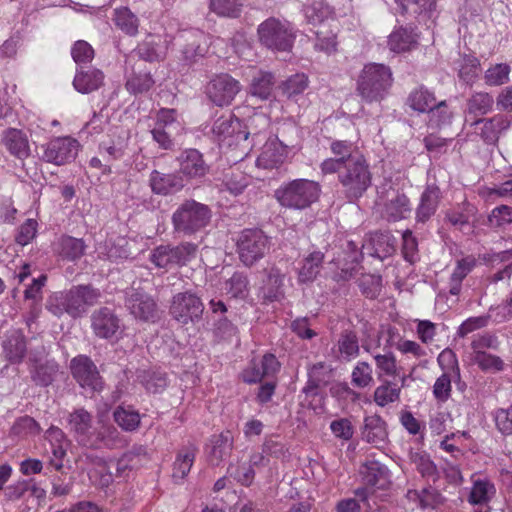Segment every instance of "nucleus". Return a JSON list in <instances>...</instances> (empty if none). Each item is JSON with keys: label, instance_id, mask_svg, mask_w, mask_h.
I'll return each instance as SVG.
<instances>
[{"label": "nucleus", "instance_id": "nucleus-55", "mask_svg": "<svg viewBox=\"0 0 512 512\" xmlns=\"http://www.w3.org/2000/svg\"><path fill=\"white\" fill-rule=\"evenodd\" d=\"M373 358L375 360L376 369L378 376L382 375L386 376H397L399 372V368L397 366V361L395 355L388 351L384 354H374Z\"/></svg>", "mask_w": 512, "mask_h": 512}, {"label": "nucleus", "instance_id": "nucleus-37", "mask_svg": "<svg viewBox=\"0 0 512 512\" xmlns=\"http://www.w3.org/2000/svg\"><path fill=\"white\" fill-rule=\"evenodd\" d=\"M323 260L324 254L320 251H313L305 257L298 272L299 281L302 283L313 281L320 272Z\"/></svg>", "mask_w": 512, "mask_h": 512}, {"label": "nucleus", "instance_id": "nucleus-5", "mask_svg": "<svg viewBox=\"0 0 512 512\" xmlns=\"http://www.w3.org/2000/svg\"><path fill=\"white\" fill-rule=\"evenodd\" d=\"M211 209L193 199L185 200L172 214L174 232L191 236L205 228L211 220Z\"/></svg>", "mask_w": 512, "mask_h": 512}, {"label": "nucleus", "instance_id": "nucleus-61", "mask_svg": "<svg viewBox=\"0 0 512 512\" xmlns=\"http://www.w3.org/2000/svg\"><path fill=\"white\" fill-rule=\"evenodd\" d=\"M473 360L483 371H501L504 368V362L500 357L485 351H478L474 354Z\"/></svg>", "mask_w": 512, "mask_h": 512}, {"label": "nucleus", "instance_id": "nucleus-23", "mask_svg": "<svg viewBox=\"0 0 512 512\" xmlns=\"http://www.w3.org/2000/svg\"><path fill=\"white\" fill-rule=\"evenodd\" d=\"M104 73L95 67H80L77 68L74 79L73 87L81 94H90L99 90L104 85Z\"/></svg>", "mask_w": 512, "mask_h": 512}, {"label": "nucleus", "instance_id": "nucleus-56", "mask_svg": "<svg viewBox=\"0 0 512 512\" xmlns=\"http://www.w3.org/2000/svg\"><path fill=\"white\" fill-rule=\"evenodd\" d=\"M248 279L240 272H235L224 284V290L233 298H244L248 293Z\"/></svg>", "mask_w": 512, "mask_h": 512}, {"label": "nucleus", "instance_id": "nucleus-48", "mask_svg": "<svg viewBox=\"0 0 512 512\" xmlns=\"http://www.w3.org/2000/svg\"><path fill=\"white\" fill-rule=\"evenodd\" d=\"M41 427L39 423L30 416H22L18 418L10 430V435L17 438H26L40 433Z\"/></svg>", "mask_w": 512, "mask_h": 512}, {"label": "nucleus", "instance_id": "nucleus-39", "mask_svg": "<svg viewBox=\"0 0 512 512\" xmlns=\"http://www.w3.org/2000/svg\"><path fill=\"white\" fill-rule=\"evenodd\" d=\"M137 379L148 392L153 394L163 392L168 385L167 375L160 371H140L137 375Z\"/></svg>", "mask_w": 512, "mask_h": 512}, {"label": "nucleus", "instance_id": "nucleus-22", "mask_svg": "<svg viewBox=\"0 0 512 512\" xmlns=\"http://www.w3.org/2000/svg\"><path fill=\"white\" fill-rule=\"evenodd\" d=\"M395 252V239L388 233H374L364 240L362 255L384 260Z\"/></svg>", "mask_w": 512, "mask_h": 512}, {"label": "nucleus", "instance_id": "nucleus-44", "mask_svg": "<svg viewBox=\"0 0 512 512\" xmlns=\"http://www.w3.org/2000/svg\"><path fill=\"white\" fill-rule=\"evenodd\" d=\"M242 7V0H209L210 11L221 17L238 18Z\"/></svg>", "mask_w": 512, "mask_h": 512}, {"label": "nucleus", "instance_id": "nucleus-7", "mask_svg": "<svg viewBox=\"0 0 512 512\" xmlns=\"http://www.w3.org/2000/svg\"><path fill=\"white\" fill-rule=\"evenodd\" d=\"M257 33L260 43L274 51H290L296 38L289 22L274 17L263 21L258 26Z\"/></svg>", "mask_w": 512, "mask_h": 512}, {"label": "nucleus", "instance_id": "nucleus-62", "mask_svg": "<svg viewBox=\"0 0 512 512\" xmlns=\"http://www.w3.org/2000/svg\"><path fill=\"white\" fill-rule=\"evenodd\" d=\"M437 362L443 373H451L460 380V368L456 354L449 348L444 349L438 356Z\"/></svg>", "mask_w": 512, "mask_h": 512}, {"label": "nucleus", "instance_id": "nucleus-64", "mask_svg": "<svg viewBox=\"0 0 512 512\" xmlns=\"http://www.w3.org/2000/svg\"><path fill=\"white\" fill-rule=\"evenodd\" d=\"M402 253L404 259L411 264L418 259V241L410 230L404 231L402 235Z\"/></svg>", "mask_w": 512, "mask_h": 512}, {"label": "nucleus", "instance_id": "nucleus-19", "mask_svg": "<svg viewBox=\"0 0 512 512\" xmlns=\"http://www.w3.org/2000/svg\"><path fill=\"white\" fill-rule=\"evenodd\" d=\"M471 126H474V132L484 143L491 145L498 141L500 133L510 126V122L504 115L498 114L491 118L474 119Z\"/></svg>", "mask_w": 512, "mask_h": 512}, {"label": "nucleus", "instance_id": "nucleus-2", "mask_svg": "<svg viewBox=\"0 0 512 512\" xmlns=\"http://www.w3.org/2000/svg\"><path fill=\"white\" fill-rule=\"evenodd\" d=\"M394 82L391 68L382 63H367L356 80V92L365 103L384 100Z\"/></svg>", "mask_w": 512, "mask_h": 512}, {"label": "nucleus", "instance_id": "nucleus-3", "mask_svg": "<svg viewBox=\"0 0 512 512\" xmlns=\"http://www.w3.org/2000/svg\"><path fill=\"white\" fill-rule=\"evenodd\" d=\"M320 193L319 183L300 178L282 183L274 191V197L284 208L304 210L319 199Z\"/></svg>", "mask_w": 512, "mask_h": 512}, {"label": "nucleus", "instance_id": "nucleus-24", "mask_svg": "<svg viewBox=\"0 0 512 512\" xmlns=\"http://www.w3.org/2000/svg\"><path fill=\"white\" fill-rule=\"evenodd\" d=\"M280 368V363L271 353H266L257 361L253 359L250 366L244 371L243 379L246 383L260 382L264 377L274 375Z\"/></svg>", "mask_w": 512, "mask_h": 512}, {"label": "nucleus", "instance_id": "nucleus-35", "mask_svg": "<svg viewBox=\"0 0 512 512\" xmlns=\"http://www.w3.org/2000/svg\"><path fill=\"white\" fill-rule=\"evenodd\" d=\"M436 2L437 0H401V14L413 15L420 22L431 17Z\"/></svg>", "mask_w": 512, "mask_h": 512}, {"label": "nucleus", "instance_id": "nucleus-12", "mask_svg": "<svg viewBox=\"0 0 512 512\" xmlns=\"http://www.w3.org/2000/svg\"><path fill=\"white\" fill-rule=\"evenodd\" d=\"M360 474L366 487L358 488L355 495L366 502L369 498V488L387 490L391 485L388 468L376 460H367L360 468Z\"/></svg>", "mask_w": 512, "mask_h": 512}, {"label": "nucleus", "instance_id": "nucleus-58", "mask_svg": "<svg viewBox=\"0 0 512 512\" xmlns=\"http://www.w3.org/2000/svg\"><path fill=\"white\" fill-rule=\"evenodd\" d=\"M71 55L78 68L85 67L84 65L90 63L94 58V49L92 46L84 41H76L71 48Z\"/></svg>", "mask_w": 512, "mask_h": 512}, {"label": "nucleus", "instance_id": "nucleus-36", "mask_svg": "<svg viewBox=\"0 0 512 512\" xmlns=\"http://www.w3.org/2000/svg\"><path fill=\"white\" fill-rule=\"evenodd\" d=\"M113 21L116 27L126 35H137L139 28V19L129 8L120 7L115 9Z\"/></svg>", "mask_w": 512, "mask_h": 512}, {"label": "nucleus", "instance_id": "nucleus-32", "mask_svg": "<svg viewBox=\"0 0 512 512\" xmlns=\"http://www.w3.org/2000/svg\"><path fill=\"white\" fill-rule=\"evenodd\" d=\"M406 104L414 111L427 113L436 104V98L433 92L420 85L409 93Z\"/></svg>", "mask_w": 512, "mask_h": 512}, {"label": "nucleus", "instance_id": "nucleus-45", "mask_svg": "<svg viewBox=\"0 0 512 512\" xmlns=\"http://www.w3.org/2000/svg\"><path fill=\"white\" fill-rule=\"evenodd\" d=\"M115 422L126 431H133L138 428L140 424V415L138 411L132 407L118 406L114 413Z\"/></svg>", "mask_w": 512, "mask_h": 512}, {"label": "nucleus", "instance_id": "nucleus-10", "mask_svg": "<svg viewBox=\"0 0 512 512\" xmlns=\"http://www.w3.org/2000/svg\"><path fill=\"white\" fill-rule=\"evenodd\" d=\"M203 312L204 304L201 298L189 291L175 294L169 307V314L181 325L199 322Z\"/></svg>", "mask_w": 512, "mask_h": 512}, {"label": "nucleus", "instance_id": "nucleus-53", "mask_svg": "<svg viewBox=\"0 0 512 512\" xmlns=\"http://www.w3.org/2000/svg\"><path fill=\"white\" fill-rule=\"evenodd\" d=\"M480 61L472 55H464L460 61L458 76L467 84H472L478 76Z\"/></svg>", "mask_w": 512, "mask_h": 512}, {"label": "nucleus", "instance_id": "nucleus-30", "mask_svg": "<svg viewBox=\"0 0 512 512\" xmlns=\"http://www.w3.org/2000/svg\"><path fill=\"white\" fill-rule=\"evenodd\" d=\"M494 98L487 92H474L467 100L466 121L481 118L492 111Z\"/></svg>", "mask_w": 512, "mask_h": 512}, {"label": "nucleus", "instance_id": "nucleus-47", "mask_svg": "<svg viewBox=\"0 0 512 512\" xmlns=\"http://www.w3.org/2000/svg\"><path fill=\"white\" fill-rule=\"evenodd\" d=\"M308 84V77L304 73H296L283 81L280 89L286 97L294 98L302 94L307 89Z\"/></svg>", "mask_w": 512, "mask_h": 512}, {"label": "nucleus", "instance_id": "nucleus-40", "mask_svg": "<svg viewBox=\"0 0 512 512\" xmlns=\"http://www.w3.org/2000/svg\"><path fill=\"white\" fill-rule=\"evenodd\" d=\"M362 437L368 443L384 442L387 437L385 423L378 416L366 417Z\"/></svg>", "mask_w": 512, "mask_h": 512}, {"label": "nucleus", "instance_id": "nucleus-8", "mask_svg": "<svg viewBox=\"0 0 512 512\" xmlns=\"http://www.w3.org/2000/svg\"><path fill=\"white\" fill-rule=\"evenodd\" d=\"M270 238L261 229H244L236 241L240 261L247 267L265 257L270 249Z\"/></svg>", "mask_w": 512, "mask_h": 512}, {"label": "nucleus", "instance_id": "nucleus-16", "mask_svg": "<svg viewBox=\"0 0 512 512\" xmlns=\"http://www.w3.org/2000/svg\"><path fill=\"white\" fill-rule=\"evenodd\" d=\"M91 328L95 336L112 340L121 333V320L114 310L100 307L91 314Z\"/></svg>", "mask_w": 512, "mask_h": 512}, {"label": "nucleus", "instance_id": "nucleus-6", "mask_svg": "<svg viewBox=\"0 0 512 512\" xmlns=\"http://www.w3.org/2000/svg\"><path fill=\"white\" fill-rule=\"evenodd\" d=\"M257 122L267 125L268 120L263 115H256L248 120V124H243L232 114L222 115L214 122L212 132L219 141H227L229 146L237 145L246 141L250 134L259 133L254 127Z\"/></svg>", "mask_w": 512, "mask_h": 512}, {"label": "nucleus", "instance_id": "nucleus-18", "mask_svg": "<svg viewBox=\"0 0 512 512\" xmlns=\"http://www.w3.org/2000/svg\"><path fill=\"white\" fill-rule=\"evenodd\" d=\"M79 143L71 137H59L51 140L44 150V159L56 165L72 161L78 153Z\"/></svg>", "mask_w": 512, "mask_h": 512}, {"label": "nucleus", "instance_id": "nucleus-34", "mask_svg": "<svg viewBox=\"0 0 512 512\" xmlns=\"http://www.w3.org/2000/svg\"><path fill=\"white\" fill-rule=\"evenodd\" d=\"M476 260L472 256H468L457 260L456 267L451 274L449 281V294L458 296L461 292L462 281L473 270Z\"/></svg>", "mask_w": 512, "mask_h": 512}, {"label": "nucleus", "instance_id": "nucleus-54", "mask_svg": "<svg viewBox=\"0 0 512 512\" xmlns=\"http://www.w3.org/2000/svg\"><path fill=\"white\" fill-rule=\"evenodd\" d=\"M427 113L428 124L432 128H440L449 124L452 117L446 101L436 103Z\"/></svg>", "mask_w": 512, "mask_h": 512}, {"label": "nucleus", "instance_id": "nucleus-1", "mask_svg": "<svg viewBox=\"0 0 512 512\" xmlns=\"http://www.w3.org/2000/svg\"><path fill=\"white\" fill-rule=\"evenodd\" d=\"M101 298L99 289L92 285H75L69 290L52 294L46 302V309L57 317L68 314L76 319L82 317L89 307Z\"/></svg>", "mask_w": 512, "mask_h": 512}, {"label": "nucleus", "instance_id": "nucleus-4", "mask_svg": "<svg viewBox=\"0 0 512 512\" xmlns=\"http://www.w3.org/2000/svg\"><path fill=\"white\" fill-rule=\"evenodd\" d=\"M339 183L349 202L361 198L372 183V173L366 159L363 156L348 159L339 171Z\"/></svg>", "mask_w": 512, "mask_h": 512}, {"label": "nucleus", "instance_id": "nucleus-11", "mask_svg": "<svg viewBox=\"0 0 512 512\" xmlns=\"http://www.w3.org/2000/svg\"><path fill=\"white\" fill-rule=\"evenodd\" d=\"M197 245L184 242L177 246L160 245L153 249L150 261L158 268L170 269L174 266H184L195 257Z\"/></svg>", "mask_w": 512, "mask_h": 512}, {"label": "nucleus", "instance_id": "nucleus-28", "mask_svg": "<svg viewBox=\"0 0 512 512\" xmlns=\"http://www.w3.org/2000/svg\"><path fill=\"white\" fill-rule=\"evenodd\" d=\"M333 354L339 360L349 362L359 355V339L355 331L344 330L333 348Z\"/></svg>", "mask_w": 512, "mask_h": 512}, {"label": "nucleus", "instance_id": "nucleus-63", "mask_svg": "<svg viewBox=\"0 0 512 512\" xmlns=\"http://www.w3.org/2000/svg\"><path fill=\"white\" fill-rule=\"evenodd\" d=\"M332 153L340 160L344 165L347 164L348 159L360 157V154H354V145L350 141L346 140H334L330 144Z\"/></svg>", "mask_w": 512, "mask_h": 512}, {"label": "nucleus", "instance_id": "nucleus-14", "mask_svg": "<svg viewBox=\"0 0 512 512\" xmlns=\"http://www.w3.org/2000/svg\"><path fill=\"white\" fill-rule=\"evenodd\" d=\"M240 90L239 81L229 74L216 75L206 86L209 100L219 107L230 105Z\"/></svg>", "mask_w": 512, "mask_h": 512}, {"label": "nucleus", "instance_id": "nucleus-25", "mask_svg": "<svg viewBox=\"0 0 512 512\" xmlns=\"http://www.w3.org/2000/svg\"><path fill=\"white\" fill-rule=\"evenodd\" d=\"M280 368V363L271 353H266L257 361L253 359L250 366L244 371L243 379L246 383L260 382L264 377L274 375Z\"/></svg>", "mask_w": 512, "mask_h": 512}, {"label": "nucleus", "instance_id": "nucleus-51", "mask_svg": "<svg viewBox=\"0 0 512 512\" xmlns=\"http://www.w3.org/2000/svg\"><path fill=\"white\" fill-rule=\"evenodd\" d=\"M154 84L149 72H133L128 78L125 87L132 94H141L147 92Z\"/></svg>", "mask_w": 512, "mask_h": 512}, {"label": "nucleus", "instance_id": "nucleus-46", "mask_svg": "<svg viewBox=\"0 0 512 512\" xmlns=\"http://www.w3.org/2000/svg\"><path fill=\"white\" fill-rule=\"evenodd\" d=\"M207 52V48L204 41V35L201 32L194 34L193 40L187 43L183 50V60L186 64H192L202 58Z\"/></svg>", "mask_w": 512, "mask_h": 512}, {"label": "nucleus", "instance_id": "nucleus-27", "mask_svg": "<svg viewBox=\"0 0 512 512\" xmlns=\"http://www.w3.org/2000/svg\"><path fill=\"white\" fill-rule=\"evenodd\" d=\"M2 347L4 355L10 363H20L23 361L27 351L26 338L22 331L17 329L10 330L5 335Z\"/></svg>", "mask_w": 512, "mask_h": 512}, {"label": "nucleus", "instance_id": "nucleus-60", "mask_svg": "<svg viewBox=\"0 0 512 512\" xmlns=\"http://www.w3.org/2000/svg\"><path fill=\"white\" fill-rule=\"evenodd\" d=\"M400 388L393 385L391 382H387L375 389L374 401L379 406H385L389 403L395 402L399 399Z\"/></svg>", "mask_w": 512, "mask_h": 512}, {"label": "nucleus", "instance_id": "nucleus-59", "mask_svg": "<svg viewBox=\"0 0 512 512\" xmlns=\"http://www.w3.org/2000/svg\"><path fill=\"white\" fill-rule=\"evenodd\" d=\"M195 459L193 450H184L179 453L173 465V478L182 480L189 473Z\"/></svg>", "mask_w": 512, "mask_h": 512}, {"label": "nucleus", "instance_id": "nucleus-52", "mask_svg": "<svg viewBox=\"0 0 512 512\" xmlns=\"http://www.w3.org/2000/svg\"><path fill=\"white\" fill-rule=\"evenodd\" d=\"M452 381H458L456 376L451 373H442L440 375L434 385H433V396L439 403H445L451 396L452 391Z\"/></svg>", "mask_w": 512, "mask_h": 512}, {"label": "nucleus", "instance_id": "nucleus-20", "mask_svg": "<svg viewBox=\"0 0 512 512\" xmlns=\"http://www.w3.org/2000/svg\"><path fill=\"white\" fill-rule=\"evenodd\" d=\"M148 182L151 191L161 196L178 193L184 188V179L179 172L163 173L155 169L151 171Z\"/></svg>", "mask_w": 512, "mask_h": 512}, {"label": "nucleus", "instance_id": "nucleus-21", "mask_svg": "<svg viewBox=\"0 0 512 512\" xmlns=\"http://www.w3.org/2000/svg\"><path fill=\"white\" fill-rule=\"evenodd\" d=\"M442 193L436 184H428L420 195L419 204L415 210V221L417 224L426 223L435 215Z\"/></svg>", "mask_w": 512, "mask_h": 512}, {"label": "nucleus", "instance_id": "nucleus-33", "mask_svg": "<svg viewBox=\"0 0 512 512\" xmlns=\"http://www.w3.org/2000/svg\"><path fill=\"white\" fill-rule=\"evenodd\" d=\"M266 272L267 280L263 288L264 298L270 302L277 301L284 294L283 285L285 274L276 266L267 268Z\"/></svg>", "mask_w": 512, "mask_h": 512}, {"label": "nucleus", "instance_id": "nucleus-17", "mask_svg": "<svg viewBox=\"0 0 512 512\" xmlns=\"http://www.w3.org/2000/svg\"><path fill=\"white\" fill-rule=\"evenodd\" d=\"M72 376L83 388L91 391L102 389V381L93 361L85 355H78L70 362Z\"/></svg>", "mask_w": 512, "mask_h": 512}, {"label": "nucleus", "instance_id": "nucleus-43", "mask_svg": "<svg viewBox=\"0 0 512 512\" xmlns=\"http://www.w3.org/2000/svg\"><path fill=\"white\" fill-rule=\"evenodd\" d=\"M274 85V76L270 72L259 71L252 79L250 91L262 100L268 99Z\"/></svg>", "mask_w": 512, "mask_h": 512}, {"label": "nucleus", "instance_id": "nucleus-13", "mask_svg": "<svg viewBox=\"0 0 512 512\" xmlns=\"http://www.w3.org/2000/svg\"><path fill=\"white\" fill-rule=\"evenodd\" d=\"M125 307L135 319L144 322H154L158 317L156 301L140 289L131 287L125 291Z\"/></svg>", "mask_w": 512, "mask_h": 512}, {"label": "nucleus", "instance_id": "nucleus-38", "mask_svg": "<svg viewBox=\"0 0 512 512\" xmlns=\"http://www.w3.org/2000/svg\"><path fill=\"white\" fill-rule=\"evenodd\" d=\"M86 245L82 239L72 236H62L58 242V252L61 257L69 261L81 258L85 253Z\"/></svg>", "mask_w": 512, "mask_h": 512}, {"label": "nucleus", "instance_id": "nucleus-42", "mask_svg": "<svg viewBox=\"0 0 512 512\" xmlns=\"http://www.w3.org/2000/svg\"><path fill=\"white\" fill-rule=\"evenodd\" d=\"M58 370L59 365L55 361H46L31 370V378L36 385L47 387L54 381Z\"/></svg>", "mask_w": 512, "mask_h": 512}, {"label": "nucleus", "instance_id": "nucleus-31", "mask_svg": "<svg viewBox=\"0 0 512 512\" xmlns=\"http://www.w3.org/2000/svg\"><path fill=\"white\" fill-rule=\"evenodd\" d=\"M286 158V150L279 143L272 141L266 143L256 164L259 168L274 169L281 165Z\"/></svg>", "mask_w": 512, "mask_h": 512}, {"label": "nucleus", "instance_id": "nucleus-57", "mask_svg": "<svg viewBox=\"0 0 512 512\" xmlns=\"http://www.w3.org/2000/svg\"><path fill=\"white\" fill-rule=\"evenodd\" d=\"M68 423L71 430L83 435L91 428L92 416L83 408L76 409L69 415Z\"/></svg>", "mask_w": 512, "mask_h": 512}, {"label": "nucleus", "instance_id": "nucleus-26", "mask_svg": "<svg viewBox=\"0 0 512 512\" xmlns=\"http://www.w3.org/2000/svg\"><path fill=\"white\" fill-rule=\"evenodd\" d=\"M2 144L12 156L18 159H25L30 155L29 139L23 130L17 128L4 130Z\"/></svg>", "mask_w": 512, "mask_h": 512}, {"label": "nucleus", "instance_id": "nucleus-50", "mask_svg": "<svg viewBox=\"0 0 512 512\" xmlns=\"http://www.w3.org/2000/svg\"><path fill=\"white\" fill-rule=\"evenodd\" d=\"M511 68L506 63H497L489 67L484 73V81L488 86H501L509 81Z\"/></svg>", "mask_w": 512, "mask_h": 512}, {"label": "nucleus", "instance_id": "nucleus-41", "mask_svg": "<svg viewBox=\"0 0 512 512\" xmlns=\"http://www.w3.org/2000/svg\"><path fill=\"white\" fill-rule=\"evenodd\" d=\"M495 492V486L491 481L488 479H477L473 482L468 501L472 505H483L490 501Z\"/></svg>", "mask_w": 512, "mask_h": 512}, {"label": "nucleus", "instance_id": "nucleus-29", "mask_svg": "<svg viewBox=\"0 0 512 512\" xmlns=\"http://www.w3.org/2000/svg\"><path fill=\"white\" fill-rule=\"evenodd\" d=\"M418 44V35L413 28L400 26L388 37V47L395 53L410 51Z\"/></svg>", "mask_w": 512, "mask_h": 512}, {"label": "nucleus", "instance_id": "nucleus-9", "mask_svg": "<svg viewBox=\"0 0 512 512\" xmlns=\"http://www.w3.org/2000/svg\"><path fill=\"white\" fill-rule=\"evenodd\" d=\"M382 215L388 221L396 222L407 218L411 213V203L406 194L391 184L384 183L378 192Z\"/></svg>", "mask_w": 512, "mask_h": 512}, {"label": "nucleus", "instance_id": "nucleus-15", "mask_svg": "<svg viewBox=\"0 0 512 512\" xmlns=\"http://www.w3.org/2000/svg\"><path fill=\"white\" fill-rule=\"evenodd\" d=\"M179 174L187 180H200L210 172V165L204 159L203 154L194 148L183 150L177 157Z\"/></svg>", "mask_w": 512, "mask_h": 512}, {"label": "nucleus", "instance_id": "nucleus-49", "mask_svg": "<svg viewBox=\"0 0 512 512\" xmlns=\"http://www.w3.org/2000/svg\"><path fill=\"white\" fill-rule=\"evenodd\" d=\"M303 11L307 21L313 25L322 24L333 14V9L323 1H315L310 5H306Z\"/></svg>", "mask_w": 512, "mask_h": 512}]
</instances>
